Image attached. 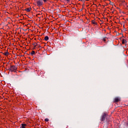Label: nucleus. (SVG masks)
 Returning <instances> with one entry per match:
<instances>
[{
  "label": "nucleus",
  "instance_id": "nucleus-1",
  "mask_svg": "<svg viewBox=\"0 0 128 128\" xmlns=\"http://www.w3.org/2000/svg\"><path fill=\"white\" fill-rule=\"evenodd\" d=\"M101 122H111L110 120V116L106 113H103L101 116L100 118Z\"/></svg>",
  "mask_w": 128,
  "mask_h": 128
},
{
  "label": "nucleus",
  "instance_id": "nucleus-2",
  "mask_svg": "<svg viewBox=\"0 0 128 128\" xmlns=\"http://www.w3.org/2000/svg\"><path fill=\"white\" fill-rule=\"evenodd\" d=\"M18 70V66H10V68L8 69V70L10 72H16Z\"/></svg>",
  "mask_w": 128,
  "mask_h": 128
},
{
  "label": "nucleus",
  "instance_id": "nucleus-3",
  "mask_svg": "<svg viewBox=\"0 0 128 128\" xmlns=\"http://www.w3.org/2000/svg\"><path fill=\"white\" fill-rule=\"evenodd\" d=\"M37 6H42L44 2H42V0H38L37 1Z\"/></svg>",
  "mask_w": 128,
  "mask_h": 128
},
{
  "label": "nucleus",
  "instance_id": "nucleus-4",
  "mask_svg": "<svg viewBox=\"0 0 128 128\" xmlns=\"http://www.w3.org/2000/svg\"><path fill=\"white\" fill-rule=\"evenodd\" d=\"M103 124H104V126L103 128H108L109 124H110V122H103Z\"/></svg>",
  "mask_w": 128,
  "mask_h": 128
},
{
  "label": "nucleus",
  "instance_id": "nucleus-5",
  "mask_svg": "<svg viewBox=\"0 0 128 128\" xmlns=\"http://www.w3.org/2000/svg\"><path fill=\"white\" fill-rule=\"evenodd\" d=\"M120 102V98L118 97H116L114 99V102Z\"/></svg>",
  "mask_w": 128,
  "mask_h": 128
},
{
  "label": "nucleus",
  "instance_id": "nucleus-6",
  "mask_svg": "<svg viewBox=\"0 0 128 128\" xmlns=\"http://www.w3.org/2000/svg\"><path fill=\"white\" fill-rule=\"evenodd\" d=\"M102 32L98 30V36L99 38H100V36H102Z\"/></svg>",
  "mask_w": 128,
  "mask_h": 128
},
{
  "label": "nucleus",
  "instance_id": "nucleus-7",
  "mask_svg": "<svg viewBox=\"0 0 128 128\" xmlns=\"http://www.w3.org/2000/svg\"><path fill=\"white\" fill-rule=\"evenodd\" d=\"M92 24H94V26H96V20H92Z\"/></svg>",
  "mask_w": 128,
  "mask_h": 128
},
{
  "label": "nucleus",
  "instance_id": "nucleus-8",
  "mask_svg": "<svg viewBox=\"0 0 128 128\" xmlns=\"http://www.w3.org/2000/svg\"><path fill=\"white\" fill-rule=\"evenodd\" d=\"M32 10V8H27L26 9H25V10H26V12H30V10Z\"/></svg>",
  "mask_w": 128,
  "mask_h": 128
},
{
  "label": "nucleus",
  "instance_id": "nucleus-9",
  "mask_svg": "<svg viewBox=\"0 0 128 128\" xmlns=\"http://www.w3.org/2000/svg\"><path fill=\"white\" fill-rule=\"evenodd\" d=\"M126 40H125L124 39H123L122 40V44H126Z\"/></svg>",
  "mask_w": 128,
  "mask_h": 128
},
{
  "label": "nucleus",
  "instance_id": "nucleus-10",
  "mask_svg": "<svg viewBox=\"0 0 128 128\" xmlns=\"http://www.w3.org/2000/svg\"><path fill=\"white\" fill-rule=\"evenodd\" d=\"M4 54V56H8V54H10V52H8L7 51L6 52H5V53Z\"/></svg>",
  "mask_w": 128,
  "mask_h": 128
},
{
  "label": "nucleus",
  "instance_id": "nucleus-11",
  "mask_svg": "<svg viewBox=\"0 0 128 128\" xmlns=\"http://www.w3.org/2000/svg\"><path fill=\"white\" fill-rule=\"evenodd\" d=\"M22 128H26V124H22Z\"/></svg>",
  "mask_w": 128,
  "mask_h": 128
},
{
  "label": "nucleus",
  "instance_id": "nucleus-12",
  "mask_svg": "<svg viewBox=\"0 0 128 128\" xmlns=\"http://www.w3.org/2000/svg\"><path fill=\"white\" fill-rule=\"evenodd\" d=\"M44 40L46 41L48 40V36H46Z\"/></svg>",
  "mask_w": 128,
  "mask_h": 128
},
{
  "label": "nucleus",
  "instance_id": "nucleus-13",
  "mask_svg": "<svg viewBox=\"0 0 128 128\" xmlns=\"http://www.w3.org/2000/svg\"><path fill=\"white\" fill-rule=\"evenodd\" d=\"M36 54V52H34V51H32V52H31V54L32 56H34V54Z\"/></svg>",
  "mask_w": 128,
  "mask_h": 128
},
{
  "label": "nucleus",
  "instance_id": "nucleus-14",
  "mask_svg": "<svg viewBox=\"0 0 128 128\" xmlns=\"http://www.w3.org/2000/svg\"><path fill=\"white\" fill-rule=\"evenodd\" d=\"M45 122H48V118H46L44 120Z\"/></svg>",
  "mask_w": 128,
  "mask_h": 128
},
{
  "label": "nucleus",
  "instance_id": "nucleus-15",
  "mask_svg": "<svg viewBox=\"0 0 128 128\" xmlns=\"http://www.w3.org/2000/svg\"><path fill=\"white\" fill-rule=\"evenodd\" d=\"M49 0H43V2H48Z\"/></svg>",
  "mask_w": 128,
  "mask_h": 128
},
{
  "label": "nucleus",
  "instance_id": "nucleus-16",
  "mask_svg": "<svg viewBox=\"0 0 128 128\" xmlns=\"http://www.w3.org/2000/svg\"><path fill=\"white\" fill-rule=\"evenodd\" d=\"M125 124H126V126H128V122H125Z\"/></svg>",
  "mask_w": 128,
  "mask_h": 128
},
{
  "label": "nucleus",
  "instance_id": "nucleus-17",
  "mask_svg": "<svg viewBox=\"0 0 128 128\" xmlns=\"http://www.w3.org/2000/svg\"><path fill=\"white\" fill-rule=\"evenodd\" d=\"M96 21L98 22V20H100V18H98V17H96Z\"/></svg>",
  "mask_w": 128,
  "mask_h": 128
},
{
  "label": "nucleus",
  "instance_id": "nucleus-18",
  "mask_svg": "<svg viewBox=\"0 0 128 128\" xmlns=\"http://www.w3.org/2000/svg\"><path fill=\"white\" fill-rule=\"evenodd\" d=\"M66 0V2H70V0Z\"/></svg>",
  "mask_w": 128,
  "mask_h": 128
},
{
  "label": "nucleus",
  "instance_id": "nucleus-19",
  "mask_svg": "<svg viewBox=\"0 0 128 128\" xmlns=\"http://www.w3.org/2000/svg\"><path fill=\"white\" fill-rule=\"evenodd\" d=\"M103 40H104V42H106V38H104Z\"/></svg>",
  "mask_w": 128,
  "mask_h": 128
},
{
  "label": "nucleus",
  "instance_id": "nucleus-20",
  "mask_svg": "<svg viewBox=\"0 0 128 128\" xmlns=\"http://www.w3.org/2000/svg\"><path fill=\"white\" fill-rule=\"evenodd\" d=\"M32 44L33 46H34V44H36V43H33Z\"/></svg>",
  "mask_w": 128,
  "mask_h": 128
},
{
  "label": "nucleus",
  "instance_id": "nucleus-21",
  "mask_svg": "<svg viewBox=\"0 0 128 128\" xmlns=\"http://www.w3.org/2000/svg\"><path fill=\"white\" fill-rule=\"evenodd\" d=\"M39 47H40V48H42V47L40 46Z\"/></svg>",
  "mask_w": 128,
  "mask_h": 128
},
{
  "label": "nucleus",
  "instance_id": "nucleus-22",
  "mask_svg": "<svg viewBox=\"0 0 128 128\" xmlns=\"http://www.w3.org/2000/svg\"><path fill=\"white\" fill-rule=\"evenodd\" d=\"M34 46H36V45Z\"/></svg>",
  "mask_w": 128,
  "mask_h": 128
},
{
  "label": "nucleus",
  "instance_id": "nucleus-23",
  "mask_svg": "<svg viewBox=\"0 0 128 128\" xmlns=\"http://www.w3.org/2000/svg\"><path fill=\"white\" fill-rule=\"evenodd\" d=\"M122 38H124V35H122Z\"/></svg>",
  "mask_w": 128,
  "mask_h": 128
},
{
  "label": "nucleus",
  "instance_id": "nucleus-24",
  "mask_svg": "<svg viewBox=\"0 0 128 128\" xmlns=\"http://www.w3.org/2000/svg\"><path fill=\"white\" fill-rule=\"evenodd\" d=\"M38 44H36L37 46H38Z\"/></svg>",
  "mask_w": 128,
  "mask_h": 128
}]
</instances>
